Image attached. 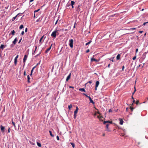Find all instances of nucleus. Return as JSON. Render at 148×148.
Returning a JSON list of instances; mask_svg holds the SVG:
<instances>
[{
	"instance_id": "1",
	"label": "nucleus",
	"mask_w": 148,
	"mask_h": 148,
	"mask_svg": "<svg viewBox=\"0 0 148 148\" xmlns=\"http://www.w3.org/2000/svg\"><path fill=\"white\" fill-rule=\"evenodd\" d=\"M73 40L70 39L69 40V45L71 48H72L73 47Z\"/></svg>"
},
{
	"instance_id": "2",
	"label": "nucleus",
	"mask_w": 148,
	"mask_h": 148,
	"mask_svg": "<svg viewBox=\"0 0 148 148\" xmlns=\"http://www.w3.org/2000/svg\"><path fill=\"white\" fill-rule=\"evenodd\" d=\"M57 31H54L52 33L51 36H53L54 38H56V35Z\"/></svg>"
},
{
	"instance_id": "3",
	"label": "nucleus",
	"mask_w": 148,
	"mask_h": 148,
	"mask_svg": "<svg viewBox=\"0 0 148 148\" xmlns=\"http://www.w3.org/2000/svg\"><path fill=\"white\" fill-rule=\"evenodd\" d=\"M27 56L26 55H25L23 59V62L24 63L23 65H24L25 64V62L27 58Z\"/></svg>"
},
{
	"instance_id": "4",
	"label": "nucleus",
	"mask_w": 148,
	"mask_h": 148,
	"mask_svg": "<svg viewBox=\"0 0 148 148\" xmlns=\"http://www.w3.org/2000/svg\"><path fill=\"white\" fill-rule=\"evenodd\" d=\"M99 84V82L98 81H97L96 82L95 87V90H97V87H98Z\"/></svg>"
},
{
	"instance_id": "5",
	"label": "nucleus",
	"mask_w": 148,
	"mask_h": 148,
	"mask_svg": "<svg viewBox=\"0 0 148 148\" xmlns=\"http://www.w3.org/2000/svg\"><path fill=\"white\" fill-rule=\"evenodd\" d=\"M0 128L1 132H4L5 131V128L3 127L2 125L0 126Z\"/></svg>"
},
{
	"instance_id": "6",
	"label": "nucleus",
	"mask_w": 148,
	"mask_h": 148,
	"mask_svg": "<svg viewBox=\"0 0 148 148\" xmlns=\"http://www.w3.org/2000/svg\"><path fill=\"white\" fill-rule=\"evenodd\" d=\"M52 44L51 45V46L49 48L47 49L45 51V53H47L51 49V47L52 46Z\"/></svg>"
},
{
	"instance_id": "7",
	"label": "nucleus",
	"mask_w": 148,
	"mask_h": 148,
	"mask_svg": "<svg viewBox=\"0 0 148 148\" xmlns=\"http://www.w3.org/2000/svg\"><path fill=\"white\" fill-rule=\"evenodd\" d=\"M71 76V73H70L68 75V76L66 77V82H67L70 79Z\"/></svg>"
},
{
	"instance_id": "8",
	"label": "nucleus",
	"mask_w": 148,
	"mask_h": 148,
	"mask_svg": "<svg viewBox=\"0 0 148 148\" xmlns=\"http://www.w3.org/2000/svg\"><path fill=\"white\" fill-rule=\"evenodd\" d=\"M15 31L14 30H13L9 34V35H10L11 34L13 36L15 34Z\"/></svg>"
},
{
	"instance_id": "9",
	"label": "nucleus",
	"mask_w": 148,
	"mask_h": 148,
	"mask_svg": "<svg viewBox=\"0 0 148 148\" xmlns=\"http://www.w3.org/2000/svg\"><path fill=\"white\" fill-rule=\"evenodd\" d=\"M17 41V38H16L14 39V40L12 42L15 45Z\"/></svg>"
},
{
	"instance_id": "10",
	"label": "nucleus",
	"mask_w": 148,
	"mask_h": 148,
	"mask_svg": "<svg viewBox=\"0 0 148 148\" xmlns=\"http://www.w3.org/2000/svg\"><path fill=\"white\" fill-rule=\"evenodd\" d=\"M119 119L120 121V122H119L120 124L121 125H123V120L122 119Z\"/></svg>"
},
{
	"instance_id": "11",
	"label": "nucleus",
	"mask_w": 148,
	"mask_h": 148,
	"mask_svg": "<svg viewBox=\"0 0 148 148\" xmlns=\"http://www.w3.org/2000/svg\"><path fill=\"white\" fill-rule=\"evenodd\" d=\"M17 58H15L14 61V64L15 66L17 64Z\"/></svg>"
},
{
	"instance_id": "12",
	"label": "nucleus",
	"mask_w": 148,
	"mask_h": 148,
	"mask_svg": "<svg viewBox=\"0 0 148 148\" xmlns=\"http://www.w3.org/2000/svg\"><path fill=\"white\" fill-rule=\"evenodd\" d=\"M91 62L96 61L98 62V60L94 58H91Z\"/></svg>"
},
{
	"instance_id": "13",
	"label": "nucleus",
	"mask_w": 148,
	"mask_h": 148,
	"mask_svg": "<svg viewBox=\"0 0 148 148\" xmlns=\"http://www.w3.org/2000/svg\"><path fill=\"white\" fill-rule=\"evenodd\" d=\"M111 123L112 124V121H103V124H105L106 123Z\"/></svg>"
},
{
	"instance_id": "14",
	"label": "nucleus",
	"mask_w": 148,
	"mask_h": 148,
	"mask_svg": "<svg viewBox=\"0 0 148 148\" xmlns=\"http://www.w3.org/2000/svg\"><path fill=\"white\" fill-rule=\"evenodd\" d=\"M79 91L82 92H86L85 89L84 88H80L79 89Z\"/></svg>"
},
{
	"instance_id": "15",
	"label": "nucleus",
	"mask_w": 148,
	"mask_h": 148,
	"mask_svg": "<svg viewBox=\"0 0 148 148\" xmlns=\"http://www.w3.org/2000/svg\"><path fill=\"white\" fill-rule=\"evenodd\" d=\"M89 99L90 103H92L93 104H94L95 103L92 100L90 97H89Z\"/></svg>"
},
{
	"instance_id": "16",
	"label": "nucleus",
	"mask_w": 148,
	"mask_h": 148,
	"mask_svg": "<svg viewBox=\"0 0 148 148\" xmlns=\"http://www.w3.org/2000/svg\"><path fill=\"white\" fill-rule=\"evenodd\" d=\"M120 54H118L116 57V59L117 60H119L120 59Z\"/></svg>"
},
{
	"instance_id": "17",
	"label": "nucleus",
	"mask_w": 148,
	"mask_h": 148,
	"mask_svg": "<svg viewBox=\"0 0 148 148\" xmlns=\"http://www.w3.org/2000/svg\"><path fill=\"white\" fill-rule=\"evenodd\" d=\"M5 47V46L3 45H1L0 47V48L2 49V50H3L4 48Z\"/></svg>"
},
{
	"instance_id": "18",
	"label": "nucleus",
	"mask_w": 148,
	"mask_h": 148,
	"mask_svg": "<svg viewBox=\"0 0 148 148\" xmlns=\"http://www.w3.org/2000/svg\"><path fill=\"white\" fill-rule=\"evenodd\" d=\"M44 37V36L43 35L40 39L39 41V43H40L41 42L42 40V39H43V38Z\"/></svg>"
},
{
	"instance_id": "19",
	"label": "nucleus",
	"mask_w": 148,
	"mask_h": 148,
	"mask_svg": "<svg viewBox=\"0 0 148 148\" xmlns=\"http://www.w3.org/2000/svg\"><path fill=\"white\" fill-rule=\"evenodd\" d=\"M97 117L98 118H99V120H101V118H103V117L101 115H99Z\"/></svg>"
},
{
	"instance_id": "20",
	"label": "nucleus",
	"mask_w": 148,
	"mask_h": 148,
	"mask_svg": "<svg viewBox=\"0 0 148 148\" xmlns=\"http://www.w3.org/2000/svg\"><path fill=\"white\" fill-rule=\"evenodd\" d=\"M12 125H13L14 126V127L15 128H16V127L15 125V123L13 121L12 119Z\"/></svg>"
},
{
	"instance_id": "21",
	"label": "nucleus",
	"mask_w": 148,
	"mask_h": 148,
	"mask_svg": "<svg viewBox=\"0 0 148 148\" xmlns=\"http://www.w3.org/2000/svg\"><path fill=\"white\" fill-rule=\"evenodd\" d=\"M27 79H28V83H30V81H29V80L30 79V78L29 75H27Z\"/></svg>"
},
{
	"instance_id": "22",
	"label": "nucleus",
	"mask_w": 148,
	"mask_h": 148,
	"mask_svg": "<svg viewBox=\"0 0 148 148\" xmlns=\"http://www.w3.org/2000/svg\"><path fill=\"white\" fill-rule=\"evenodd\" d=\"M49 132L50 133V136H51L52 137H53L54 136V135L52 134L51 132V131L49 130Z\"/></svg>"
},
{
	"instance_id": "23",
	"label": "nucleus",
	"mask_w": 148,
	"mask_h": 148,
	"mask_svg": "<svg viewBox=\"0 0 148 148\" xmlns=\"http://www.w3.org/2000/svg\"><path fill=\"white\" fill-rule=\"evenodd\" d=\"M18 15V14H17L16 16H15L13 17L12 18V21H14L15 20V19L16 18V17H17V16Z\"/></svg>"
},
{
	"instance_id": "24",
	"label": "nucleus",
	"mask_w": 148,
	"mask_h": 148,
	"mask_svg": "<svg viewBox=\"0 0 148 148\" xmlns=\"http://www.w3.org/2000/svg\"><path fill=\"white\" fill-rule=\"evenodd\" d=\"M29 142L32 145H35V143H34L33 142H32V141H29Z\"/></svg>"
},
{
	"instance_id": "25",
	"label": "nucleus",
	"mask_w": 148,
	"mask_h": 148,
	"mask_svg": "<svg viewBox=\"0 0 148 148\" xmlns=\"http://www.w3.org/2000/svg\"><path fill=\"white\" fill-rule=\"evenodd\" d=\"M37 144L38 145V146L39 147H41V144L38 142L37 143Z\"/></svg>"
},
{
	"instance_id": "26",
	"label": "nucleus",
	"mask_w": 148,
	"mask_h": 148,
	"mask_svg": "<svg viewBox=\"0 0 148 148\" xmlns=\"http://www.w3.org/2000/svg\"><path fill=\"white\" fill-rule=\"evenodd\" d=\"M71 5H74L75 4V2L74 1H71Z\"/></svg>"
},
{
	"instance_id": "27",
	"label": "nucleus",
	"mask_w": 148,
	"mask_h": 148,
	"mask_svg": "<svg viewBox=\"0 0 148 148\" xmlns=\"http://www.w3.org/2000/svg\"><path fill=\"white\" fill-rule=\"evenodd\" d=\"M24 27V26L23 25H20V26L19 27V29H22V28H23Z\"/></svg>"
},
{
	"instance_id": "28",
	"label": "nucleus",
	"mask_w": 148,
	"mask_h": 148,
	"mask_svg": "<svg viewBox=\"0 0 148 148\" xmlns=\"http://www.w3.org/2000/svg\"><path fill=\"white\" fill-rule=\"evenodd\" d=\"M91 41H91L90 40V41H89L87 43H86L85 44L86 45H87L90 44V43L91 42Z\"/></svg>"
},
{
	"instance_id": "29",
	"label": "nucleus",
	"mask_w": 148,
	"mask_h": 148,
	"mask_svg": "<svg viewBox=\"0 0 148 148\" xmlns=\"http://www.w3.org/2000/svg\"><path fill=\"white\" fill-rule=\"evenodd\" d=\"M72 108V106L71 104L70 105L68 106V108L69 110H70Z\"/></svg>"
},
{
	"instance_id": "30",
	"label": "nucleus",
	"mask_w": 148,
	"mask_h": 148,
	"mask_svg": "<svg viewBox=\"0 0 148 148\" xmlns=\"http://www.w3.org/2000/svg\"><path fill=\"white\" fill-rule=\"evenodd\" d=\"M146 53H143V57H144V58H145V56H146Z\"/></svg>"
},
{
	"instance_id": "31",
	"label": "nucleus",
	"mask_w": 148,
	"mask_h": 148,
	"mask_svg": "<svg viewBox=\"0 0 148 148\" xmlns=\"http://www.w3.org/2000/svg\"><path fill=\"white\" fill-rule=\"evenodd\" d=\"M136 29V28H130L129 30H133Z\"/></svg>"
},
{
	"instance_id": "32",
	"label": "nucleus",
	"mask_w": 148,
	"mask_h": 148,
	"mask_svg": "<svg viewBox=\"0 0 148 148\" xmlns=\"http://www.w3.org/2000/svg\"><path fill=\"white\" fill-rule=\"evenodd\" d=\"M83 95L86 96V97L89 98L90 97V96H88L85 93H83Z\"/></svg>"
},
{
	"instance_id": "33",
	"label": "nucleus",
	"mask_w": 148,
	"mask_h": 148,
	"mask_svg": "<svg viewBox=\"0 0 148 148\" xmlns=\"http://www.w3.org/2000/svg\"><path fill=\"white\" fill-rule=\"evenodd\" d=\"M70 143L72 147H73L74 148L75 147V146L74 144L73 143Z\"/></svg>"
},
{
	"instance_id": "34",
	"label": "nucleus",
	"mask_w": 148,
	"mask_h": 148,
	"mask_svg": "<svg viewBox=\"0 0 148 148\" xmlns=\"http://www.w3.org/2000/svg\"><path fill=\"white\" fill-rule=\"evenodd\" d=\"M78 112V110H75L74 111V114H77Z\"/></svg>"
},
{
	"instance_id": "35",
	"label": "nucleus",
	"mask_w": 148,
	"mask_h": 148,
	"mask_svg": "<svg viewBox=\"0 0 148 148\" xmlns=\"http://www.w3.org/2000/svg\"><path fill=\"white\" fill-rule=\"evenodd\" d=\"M134 88V92H133L132 93L133 95L134 94V93H135V92H136V88H135V86Z\"/></svg>"
},
{
	"instance_id": "36",
	"label": "nucleus",
	"mask_w": 148,
	"mask_h": 148,
	"mask_svg": "<svg viewBox=\"0 0 148 148\" xmlns=\"http://www.w3.org/2000/svg\"><path fill=\"white\" fill-rule=\"evenodd\" d=\"M130 108L132 111L133 109H134V108H133L132 106L130 107Z\"/></svg>"
},
{
	"instance_id": "37",
	"label": "nucleus",
	"mask_w": 148,
	"mask_h": 148,
	"mask_svg": "<svg viewBox=\"0 0 148 148\" xmlns=\"http://www.w3.org/2000/svg\"><path fill=\"white\" fill-rule=\"evenodd\" d=\"M36 66H34V67H33L32 68V70H31V73H33V70L35 68Z\"/></svg>"
},
{
	"instance_id": "38",
	"label": "nucleus",
	"mask_w": 148,
	"mask_h": 148,
	"mask_svg": "<svg viewBox=\"0 0 148 148\" xmlns=\"http://www.w3.org/2000/svg\"><path fill=\"white\" fill-rule=\"evenodd\" d=\"M139 103V100H137V101H136V104H137V105L138 104V103Z\"/></svg>"
},
{
	"instance_id": "39",
	"label": "nucleus",
	"mask_w": 148,
	"mask_h": 148,
	"mask_svg": "<svg viewBox=\"0 0 148 148\" xmlns=\"http://www.w3.org/2000/svg\"><path fill=\"white\" fill-rule=\"evenodd\" d=\"M40 10V9H39L38 10H37L34 11V12L35 13L36 12H38V11H39Z\"/></svg>"
},
{
	"instance_id": "40",
	"label": "nucleus",
	"mask_w": 148,
	"mask_h": 148,
	"mask_svg": "<svg viewBox=\"0 0 148 148\" xmlns=\"http://www.w3.org/2000/svg\"><path fill=\"white\" fill-rule=\"evenodd\" d=\"M110 60L111 61H112V62H113L114 61H113V58H111L110 59Z\"/></svg>"
},
{
	"instance_id": "41",
	"label": "nucleus",
	"mask_w": 148,
	"mask_h": 148,
	"mask_svg": "<svg viewBox=\"0 0 148 148\" xmlns=\"http://www.w3.org/2000/svg\"><path fill=\"white\" fill-rule=\"evenodd\" d=\"M58 20H59V19H58L57 20V21H56V22L55 23V25H56L58 23Z\"/></svg>"
},
{
	"instance_id": "42",
	"label": "nucleus",
	"mask_w": 148,
	"mask_h": 148,
	"mask_svg": "<svg viewBox=\"0 0 148 148\" xmlns=\"http://www.w3.org/2000/svg\"><path fill=\"white\" fill-rule=\"evenodd\" d=\"M106 130L108 131V132H110V130L109 129V128H107V129Z\"/></svg>"
},
{
	"instance_id": "43",
	"label": "nucleus",
	"mask_w": 148,
	"mask_h": 148,
	"mask_svg": "<svg viewBox=\"0 0 148 148\" xmlns=\"http://www.w3.org/2000/svg\"><path fill=\"white\" fill-rule=\"evenodd\" d=\"M24 34V31H22L21 33V34L22 35H23Z\"/></svg>"
},
{
	"instance_id": "44",
	"label": "nucleus",
	"mask_w": 148,
	"mask_h": 148,
	"mask_svg": "<svg viewBox=\"0 0 148 148\" xmlns=\"http://www.w3.org/2000/svg\"><path fill=\"white\" fill-rule=\"evenodd\" d=\"M136 56H134L132 58L133 60H134L136 59Z\"/></svg>"
},
{
	"instance_id": "45",
	"label": "nucleus",
	"mask_w": 148,
	"mask_h": 148,
	"mask_svg": "<svg viewBox=\"0 0 148 148\" xmlns=\"http://www.w3.org/2000/svg\"><path fill=\"white\" fill-rule=\"evenodd\" d=\"M109 124H107L106 125V128H108V126H109Z\"/></svg>"
},
{
	"instance_id": "46",
	"label": "nucleus",
	"mask_w": 148,
	"mask_h": 148,
	"mask_svg": "<svg viewBox=\"0 0 148 148\" xmlns=\"http://www.w3.org/2000/svg\"><path fill=\"white\" fill-rule=\"evenodd\" d=\"M57 139L58 140H59V138L58 136H56Z\"/></svg>"
},
{
	"instance_id": "47",
	"label": "nucleus",
	"mask_w": 148,
	"mask_h": 148,
	"mask_svg": "<svg viewBox=\"0 0 148 148\" xmlns=\"http://www.w3.org/2000/svg\"><path fill=\"white\" fill-rule=\"evenodd\" d=\"M90 51V50L89 49H88L86 51V53H88Z\"/></svg>"
},
{
	"instance_id": "48",
	"label": "nucleus",
	"mask_w": 148,
	"mask_h": 148,
	"mask_svg": "<svg viewBox=\"0 0 148 148\" xmlns=\"http://www.w3.org/2000/svg\"><path fill=\"white\" fill-rule=\"evenodd\" d=\"M148 23V21L147 22H145L143 23V25L145 26V24H146V23Z\"/></svg>"
},
{
	"instance_id": "49",
	"label": "nucleus",
	"mask_w": 148,
	"mask_h": 148,
	"mask_svg": "<svg viewBox=\"0 0 148 148\" xmlns=\"http://www.w3.org/2000/svg\"><path fill=\"white\" fill-rule=\"evenodd\" d=\"M96 113L99 114V115H101V114L99 112V111H97L96 112Z\"/></svg>"
},
{
	"instance_id": "50",
	"label": "nucleus",
	"mask_w": 148,
	"mask_h": 148,
	"mask_svg": "<svg viewBox=\"0 0 148 148\" xmlns=\"http://www.w3.org/2000/svg\"><path fill=\"white\" fill-rule=\"evenodd\" d=\"M76 114H74V119H75L76 118Z\"/></svg>"
},
{
	"instance_id": "51",
	"label": "nucleus",
	"mask_w": 148,
	"mask_h": 148,
	"mask_svg": "<svg viewBox=\"0 0 148 148\" xmlns=\"http://www.w3.org/2000/svg\"><path fill=\"white\" fill-rule=\"evenodd\" d=\"M109 112H112V110L111 109H110L109 110Z\"/></svg>"
},
{
	"instance_id": "52",
	"label": "nucleus",
	"mask_w": 148,
	"mask_h": 148,
	"mask_svg": "<svg viewBox=\"0 0 148 148\" xmlns=\"http://www.w3.org/2000/svg\"><path fill=\"white\" fill-rule=\"evenodd\" d=\"M69 88H72L73 89H74V87L73 86H69Z\"/></svg>"
},
{
	"instance_id": "53",
	"label": "nucleus",
	"mask_w": 148,
	"mask_h": 148,
	"mask_svg": "<svg viewBox=\"0 0 148 148\" xmlns=\"http://www.w3.org/2000/svg\"><path fill=\"white\" fill-rule=\"evenodd\" d=\"M23 74H24V76H25V75H26L25 71H24Z\"/></svg>"
},
{
	"instance_id": "54",
	"label": "nucleus",
	"mask_w": 148,
	"mask_h": 148,
	"mask_svg": "<svg viewBox=\"0 0 148 148\" xmlns=\"http://www.w3.org/2000/svg\"><path fill=\"white\" fill-rule=\"evenodd\" d=\"M138 51V49H136V53H137Z\"/></svg>"
},
{
	"instance_id": "55",
	"label": "nucleus",
	"mask_w": 148,
	"mask_h": 148,
	"mask_svg": "<svg viewBox=\"0 0 148 148\" xmlns=\"http://www.w3.org/2000/svg\"><path fill=\"white\" fill-rule=\"evenodd\" d=\"M27 28H26L25 29V32H27Z\"/></svg>"
},
{
	"instance_id": "56",
	"label": "nucleus",
	"mask_w": 148,
	"mask_h": 148,
	"mask_svg": "<svg viewBox=\"0 0 148 148\" xmlns=\"http://www.w3.org/2000/svg\"><path fill=\"white\" fill-rule=\"evenodd\" d=\"M115 15H117L116 16H117L118 15V14H114L112 15L111 16H115Z\"/></svg>"
},
{
	"instance_id": "57",
	"label": "nucleus",
	"mask_w": 148,
	"mask_h": 148,
	"mask_svg": "<svg viewBox=\"0 0 148 148\" xmlns=\"http://www.w3.org/2000/svg\"><path fill=\"white\" fill-rule=\"evenodd\" d=\"M139 33H142L143 32V31H139Z\"/></svg>"
},
{
	"instance_id": "58",
	"label": "nucleus",
	"mask_w": 148,
	"mask_h": 148,
	"mask_svg": "<svg viewBox=\"0 0 148 148\" xmlns=\"http://www.w3.org/2000/svg\"><path fill=\"white\" fill-rule=\"evenodd\" d=\"M124 66H122V71H123L124 70Z\"/></svg>"
},
{
	"instance_id": "59",
	"label": "nucleus",
	"mask_w": 148,
	"mask_h": 148,
	"mask_svg": "<svg viewBox=\"0 0 148 148\" xmlns=\"http://www.w3.org/2000/svg\"><path fill=\"white\" fill-rule=\"evenodd\" d=\"M10 128L9 127L8 128V132L10 133Z\"/></svg>"
},
{
	"instance_id": "60",
	"label": "nucleus",
	"mask_w": 148,
	"mask_h": 148,
	"mask_svg": "<svg viewBox=\"0 0 148 148\" xmlns=\"http://www.w3.org/2000/svg\"><path fill=\"white\" fill-rule=\"evenodd\" d=\"M135 102V101L134 100V99H133V103L132 105V106L133 105V103H134Z\"/></svg>"
},
{
	"instance_id": "61",
	"label": "nucleus",
	"mask_w": 148,
	"mask_h": 148,
	"mask_svg": "<svg viewBox=\"0 0 148 148\" xmlns=\"http://www.w3.org/2000/svg\"><path fill=\"white\" fill-rule=\"evenodd\" d=\"M39 20H40V18H39L36 20V22H38L39 21Z\"/></svg>"
},
{
	"instance_id": "62",
	"label": "nucleus",
	"mask_w": 148,
	"mask_h": 148,
	"mask_svg": "<svg viewBox=\"0 0 148 148\" xmlns=\"http://www.w3.org/2000/svg\"><path fill=\"white\" fill-rule=\"evenodd\" d=\"M21 40H22V38H21V39L19 40V42H18V43H19L20 42H21Z\"/></svg>"
},
{
	"instance_id": "63",
	"label": "nucleus",
	"mask_w": 148,
	"mask_h": 148,
	"mask_svg": "<svg viewBox=\"0 0 148 148\" xmlns=\"http://www.w3.org/2000/svg\"><path fill=\"white\" fill-rule=\"evenodd\" d=\"M78 110V107H77V106L76 107V109L75 110Z\"/></svg>"
},
{
	"instance_id": "64",
	"label": "nucleus",
	"mask_w": 148,
	"mask_h": 148,
	"mask_svg": "<svg viewBox=\"0 0 148 148\" xmlns=\"http://www.w3.org/2000/svg\"><path fill=\"white\" fill-rule=\"evenodd\" d=\"M18 55H17L16 56V57L15 58H16L18 59Z\"/></svg>"
}]
</instances>
